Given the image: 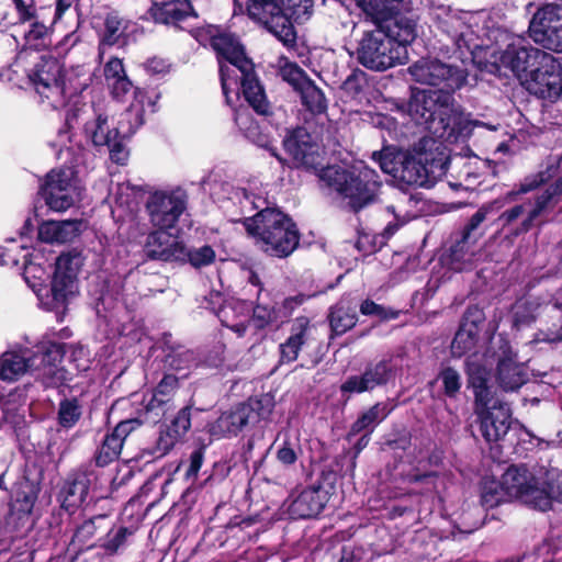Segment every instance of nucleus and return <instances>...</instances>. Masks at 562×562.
<instances>
[{
    "instance_id": "f257e3e1",
    "label": "nucleus",
    "mask_w": 562,
    "mask_h": 562,
    "mask_svg": "<svg viewBox=\"0 0 562 562\" xmlns=\"http://www.w3.org/2000/svg\"><path fill=\"white\" fill-rule=\"evenodd\" d=\"M407 71L415 82L438 87L437 90L414 91L408 103L411 117L434 137L456 143L468 138L476 126L497 130L495 125L471 120L457 104L453 93L465 85L468 74L464 69L437 58H422Z\"/></svg>"
},
{
    "instance_id": "f03ea898",
    "label": "nucleus",
    "mask_w": 562,
    "mask_h": 562,
    "mask_svg": "<svg viewBox=\"0 0 562 562\" xmlns=\"http://www.w3.org/2000/svg\"><path fill=\"white\" fill-rule=\"evenodd\" d=\"M430 15L439 30L447 34L456 47L470 52L473 57L484 50L487 61L496 69L508 68L522 81L540 61V54L547 52L525 45L521 38L513 40L505 49L490 46L480 35V25L486 15L482 12L454 11L440 4L431 9Z\"/></svg>"
},
{
    "instance_id": "7ed1b4c3",
    "label": "nucleus",
    "mask_w": 562,
    "mask_h": 562,
    "mask_svg": "<svg viewBox=\"0 0 562 562\" xmlns=\"http://www.w3.org/2000/svg\"><path fill=\"white\" fill-rule=\"evenodd\" d=\"M75 127L81 128L87 143L95 147L106 146L114 162L124 165L127 161L128 150L122 142L117 140L114 134L109 109L75 102L67 110L66 128L58 132L57 139L52 143V146L59 153L64 148L69 150L68 143H71L70 130Z\"/></svg>"
},
{
    "instance_id": "20e7f679",
    "label": "nucleus",
    "mask_w": 562,
    "mask_h": 562,
    "mask_svg": "<svg viewBox=\"0 0 562 562\" xmlns=\"http://www.w3.org/2000/svg\"><path fill=\"white\" fill-rule=\"evenodd\" d=\"M35 254H30L23 263L24 279L46 310L58 311L77 293V274L83 265V259L78 252L60 255L56 260L48 290L46 281L49 273L42 262H35Z\"/></svg>"
},
{
    "instance_id": "39448f33",
    "label": "nucleus",
    "mask_w": 562,
    "mask_h": 562,
    "mask_svg": "<svg viewBox=\"0 0 562 562\" xmlns=\"http://www.w3.org/2000/svg\"><path fill=\"white\" fill-rule=\"evenodd\" d=\"M494 361L490 358L480 362V356L474 352L467 359V371L470 384L475 394V413L486 441H497L504 437L510 427V407L507 403L490 396L487 382Z\"/></svg>"
},
{
    "instance_id": "423d86ee",
    "label": "nucleus",
    "mask_w": 562,
    "mask_h": 562,
    "mask_svg": "<svg viewBox=\"0 0 562 562\" xmlns=\"http://www.w3.org/2000/svg\"><path fill=\"white\" fill-rule=\"evenodd\" d=\"M63 356V346L52 341L40 342L33 350L26 347L8 350L0 356V380L15 382L32 372L46 385L53 384Z\"/></svg>"
},
{
    "instance_id": "0eeeda50",
    "label": "nucleus",
    "mask_w": 562,
    "mask_h": 562,
    "mask_svg": "<svg viewBox=\"0 0 562 562\" xmlns=\"http://www.w3.org/2000/svg\"><path fill=\"white\" fill-rule=\"evenodd\" d=\"M552 481L553 473L542 469L513 465L502 475L499 485L505 496L544 512L551 508L553 501L562 503V475L557 477V487Z\"/></svg>"
},
{
    "instance_id": "6e6552de",
    "label": "nucleus",
    "mask_w": 562,
    "mask_h": 562,
    "mask_svg": "<svg viewBox=\"0 0 562 562\" xmlns=\"http://www.w3.org/2000/svg\"><path fill=\"white\" fill-rule=\"evenodd\" d=\"M321 179L337 193L344 205L353 212L373 203L381 187L375 170L361 164L349 169L329 166L321 171Z\"/></svg>"
},
{
    "instance_id": "1a4fd4ad",
    "label": "nucleus",
    "mask_w": 562,
    "mask_h": 562,
    "mask_svg": "<svg viewBox=\"0 0 562 562\" xmlns=\"http://www.w3.org/2000/svg\"><path fill=\"white\" fill-rule=\"evenodd\" d=\"M244 225L248 234L255 238L256 245L270 256L286 257L299 245L296 225L277 209L261 210L252 217L246 218Z\"/></svg>"
},
{
    "instance_id": "9d476101",
    "label": "nucleus",
    "mask_w": 562,
    "mask_h": 562,
    "mask_svg": "<svg viewBox=\"0 0 562 562\" xmlns=\"http://www.w3.org/2000/svg\"><path fill=\"white\" fill-rule=\"evenodd\" d=\"M448 156L442 144L425 136L402 158L398 182L407 186L432 187L447 171Z\"/></svg>"
},
{
    "instance_id": "9b49d317",
    "label": "nucleus",
    "mask_w": 562,
    "mask_h": 562,
    "mask_svg": "<svg viewBox=\"0 0 562 562\" xmlns=\"http://www.w3.org/2000/svg\"><path fill=\"white\" fill-rule=\"evenodd\" d=\"M200 36L209 38L212 48L216 52L222 90L226 102H229V90L236 91L238 89V71L250 69L252 61L245 55L244 47L238 38L217 26H207Z\"/></svg>"
},
{
    "instance_id": "f8f14e48",
    "label": "nucleus",
    "mask_w": 562,
    "mask_h": 562,
    "mask_svg": "<svg viewBox=\"0 0 562 562\" xmlns=\"http://www.w3.org/2000/svg\"><path fill=\"white\" fill-rule=\"evenodd\" d=\"M358 61L368 69L383 71L408 60V52L379 26L364 33L357 49Z\"/></svg>"
},
{
    "instance_id": "ddd939ff",
    "label": "nucleus",
    "mask_w": 562,
    "mask_h": 562,
    "mask_svg": "<svg viewBox=\"0 0 562 562\" xmlns=\"http://www.w3.org/2000/svg\"><path fill=\"white\" fill-rule=\"evenodd\" d=\"M83 187L72 168L50 170L44 178L38 194L53 212H65L81 200Z\"/></svg>"
},
{
    "instance_id": "4468645a",
    "label": "nucleus",
    "mask_w": 562,
    "mask_h": 562,
    "mask_svg": "<svg viewBox=\"0 0 562 562\" xmlns=\"http://www.w3.org/2000/svg\"><path fill=\"white\" fill-rule=\"evenodd\" d=\"M187 193L180 189L157 190L149 194L146 211L156 228L172 229L187 209Z\"/></svg>"
},
{
    "instance_id": "2eb2a0df",
    "label": "nucleus",
    "mask_w": 562,
    "mask_h": 562,
    "mask_svg": "<svg viewBox=\"0 0 562 562\" xmlns=\"http://www.w3.org/2000/svg\"><path fill=\"white\" fill-rule=\"evenodd\" d=\"M36 92L53 108L64 104L66 81L64 67L53 57H43L29 75Z\"/></svg>"
},
{
    "instance_id": "dca6fc26",
    "label": "nucleus",
    "mask_w": 562,
    "mask_h": 562,
    "mask_svg": "<svg viewBox=\"0 0 562 562\" xmlns=\"http://www.w3.org/2000/svg\"><path fill=\"white\" fill-rule=\"evenodd\" d=\"M491 209L492 206L488 205L477 210L465 226L461 239L450 248V252L445 259V262L452 270H464L477 256L480 250L479 240L484 235V231L480 229V225L485 221Z\"/></svg>"
},
{
    "instance_id": "f3484780",
    "label": "nucleus",
    "mask_w": 562,
    "mask_h": 562,
    "mask_svg": "<svg viewBox=\"0 0 562 562\" xmlns=\"http://www.w3.org/2000/svg\"><path fill=\"white\" fill-rule=\"evenodd\" d=\"M521 85L541 99H555L562 92V67L553 55L540 54L539 64L525 74Z\"/></svg>"
},
{
    "instance_id": "a211bd4d",
    "label": "nucleus",
    "mask_w": 562,
    "mask_h": 562,
    "mask_svg": "<svg viewBox=\"0 0 562 562\" xmlns=\"http://www.w3.org/2000/svg\"><path fill=\"white\" fill-rule=\"evenodd\" d=\"M530 36L542 47L562 53V5L546 4L530 22Z\"/></svg>"
},
{
    "instance_id": "6ab92c4d",
    "label": "nucleus",
    "mask_w": 562,
    "mask_h": 562,
    "mask_svg": "<svg viewBox=\"0 0 562 562\" xmlns=\"http://www.w3.org/2000/svg\"><path fill=\"white\" fill-rule=\"evenodd\" d=\"M560 192H562V178H560L554 184L550 186L535 201L528 200L504 211L499 215L498 222L503 227H507L520 220L519 226L513 232V234L518 236L526 233L533 226L536 220L547 209L551 199Z\"/></svg>"
},
{
    "instance_id": "aec40b11",
    "label": "nucleus",
    "mask_w": 562,
    "mask_h": 562,
    "mask_svg": "<svg viewBox=\"0 0 562 562\" xmlns=\"http://www.w3.org/2000/svg\"><path fill=\"white\" fill-rule=\"evenodd\" d=\"M249 16L261 23L270 33L285 45L295 42V32L292 23L282 12L277 0H247Z\"/></svg>"
},
{
    "instance_id": "412c9836",
    "label": "nucleus",
    "mask_w": 562,
    "mask_h": 562,
    "mask_svg": "<svg viewBox=\"0 0 562 562\" xmlns=\"http://www.w3.org/2000/svg\"><path fill=\"white\" fill-rule=\"evenodd\" d=\"M393 374L390 360H381L367 367L361 375L349 376L340 386L342 393H363L385 384Z\"/></svg>"
},
{
    "instance_id": "4be33fe9",
    "label": "nucleus",
    "mask_w": 562,
    "mask_h": 562,
    "mask_svg": "<svg viewBox=\"0 0 562 562\" xmlns=\"http://www.w3.org/2000/svg\"><path fill=\"white\" fill-rule=\"evenodd\" d=\"M237 82L238 89L236 91L229 90L228 92L229 102L227 104L232 103L231 94L237 98L241 88L246 101L258 114L270 115L272 113L271 103L267 99L265 90L254 71V66L246 71H238Z\"/></svg>"
},
{
    "instance_id": "5701e85b",
    "label": "nucleus",
    "mask_w": 562,
    "mask_h": 562,
    "mask_svg": "<svg viewBox=\"0 0 562 562\" xmlns=\"http://www.w3.org/2000/svg\"><path fill=\"white\" fill-rule=\"evenodd\" d=\"M284 148L296 164L313 166L318 156L319 145L317 137L304 127L293 130L283 140Z\"/></svg>"
},
{
    "instance_id": "b1692460",
    "label": "nucleus",
    "mask_w": 562,
    "mask_h": 562,
    "mask_svg": "<svg viewBox=\"0 0 562 562\" xmlns=\"http://www.w3.org/2000/svg\"><path fill=\"white\" fill-rule=\"evenodd\" d=\"M169 229L157 228L146 240L145 250L151 259L164 261L181 259L184 254V244L178 240Z\"/></svg>"
},
{
    "instance_id": "393cba45",
    "label": "nucleus",
    "mask_w": 562,
    "mask_h": 562,
    "mask_svg": "<svg viewBox=\"0 0 562 562\" xmlns=\"http://www.w3.org/2000/svg\"><path fill=\"white\" fill-rule=\"evenodd\" d=\"M178 384V378L167 374L159 382L150 398L146 401L144 406V420L156 423L169 408L172 393Z\"/></svg>"
},
{
    "instance_id": "a878e982",
    "label": "nucleus",
    "mask_w": 562,
    "mask_h": 562,
    "mask_svg": "<svg viewBox=\"0 0 562 562\" xmlns=\"http://www.w3.org/2000/svg\"><path fill=\"white\" fill-rule=\"evenodd\" d=\"M94 480L95 476L92 473H80L67 481L59 493L61 507L69 513L79 509L86 502Z\"/></svg>"
},
{
    "instance_id": "bb28decb",
    "label": "nucleus",
    "mask_w": 562,
    "mask_h": 562,
    "mask_svg": "<svg viewBox=\"0 0 562 562\" xmlns=\"http://www.w3.org/2000/svg\"><path fill=\"white\" fill-rule=\"evenodd\" d=\"M144 94L142 92H137L135 94L134 102L127 108L124 112L120 113L119 116H114L111 114V120L114 127V134L117 137L119 142H124L130 138L136 130L144 123L143 112H144V103H143Z\"/></svg>"
},
{
    "instance_id": "cd10ccee",
    "label": "nucleus",
    "mask_w": 562,
    "mask_h": 562,
    "mask_svg": "<svg viewBox=\"0 0 562 562\" xmlns=\"http://www.w3.org/2000/svg\"><path fill=\"white\" fill-rule=\"evenodd\" d=\"M497 362V379L505 391H515L526 381L524 367L515 360V355L507 344L502 347Z\"/></svg>"
},
{
    "instance_id": "c85d7f7f",
    "label": "nucleus",
    "mask_w": 562,
    "mask_h": 562,
    "mask_svg": "<svg viewBox=\"0 0 562 562\" xmlns=\"http://www.w3.org/2000/svg\"><path fill=\"white\" fill-rule=\"evenodd\" d=\"M149 12L156 22L167 25H177L188 16L196 15L189 0L154 1Z\"/></svg>"
},
{
    "instance_id": "c756f323",
    "label": "nucleus",
    "mask_w": 562,
    "mask_h": 562,
    "mask_svg": "<svg viewBox=\"0 0 562 562\" xmlns=\"http://www.w3.org/2000/svg\"><path fill=\"white\" fill-rule=\"evenodd\" d=\"M310 321L306 317H297L291 324L290 335L279 347L280 362L291 363L299 357L300 350L308 342Z\"/></svg>"
},
{
    "instance_id": "7c9ffc66",
    "label": "nucleus",
    "mask_w": 562,
    "mask_h": 562,
    "mask_svg": "<svg viewBox=\"0 0 562 562\" xmlns=\"http://www.w3.org/2000/svg\"><path fill=\"white\" fill-rule=\"evenodd\" d=\"M81 226L78 220L46 221L38 226V238L47 244L69 243L79 235Z\"/></svg>"
},
{
    "instance_id": "2f4dec72",
    "label": "nucleus",
    "mask_w": 562,
    "mask_h": 562,
    "mask_svg": "<svg viewBox=\"0 0 562 562\" xmlns=\"http://www.w3.org/2000/svg\"><path fill=\"white\" fill-rule=\"evenodd\" d=\"M251 312H254L251 303L232 301L221 307L218 317L224 326L243 337L247 330ZM255 313L257 312L255 311Z\"/></svg>"
},
{
    "instance_id": "473e14b6",
    "label": "nucleus",
    "mask_w": 562,
    "mask_h": 562,
    "mask_svg": "<svg viewBox=\"0 0 562 562\" xmlns=\"http://www.w3.org/2000/svg\"><path fill=\"white\" fill-rule=\"evenodd\" d=\"M325 505V496L319 488L303 490L291 503L290 515L293 518H311L317 516Z\"/></svg>"
},
{
    "instance_id": "72a5a7b5",
    "label": "nucleus",
    "mask_w": 562,
    "mask_h": 562,
    "mask_svg": "<svg viewBox=\"0 0 562 562\" xmlns=\"http://www.w3.org/2000/svg\"><path fill=\"white\" fill-rule=\"evenodd\" d=\"M191 427L190 407H183L172 419L166 431L161 432L157 441V451L160 454L169 452L176 442L182 438Z\"/></svg>"
},
{
    "instance_id": "f704fd0d",
    "label": "nucleus",
    "mask_w": 562,
    "mask_h": 562,
    "mask_svg": "<svg viewBox=\"0 0 562 562\" xmlns=\"http://www.w3.org/2000/svg\"><path fill=\"white\" fill-rule=\"evenodd\" d=\"M379 29H384V33L387 34L390 38L396 41L398 45H402L406 49L407 45L417 36L416 21L406 15H396L386 20Z\"/></svg>"
},
{
    "instance_id": "c9c22d12",
    "label": "nucleus",
    "mask_w": 562,
    "mask_h": 562,
    "mask_svg": "<svg viewBox=\"0 0 562 562\" xmlns=\"http://www.w3.org/2000/svg\"><path fill=\"white\" fill-rule=\"evenodd\" d=\"M229 199L238 202L246 210L269 209L267 190L257 181L249 182L246 188H233Z\"/></svg>"
},
{
    "instance_id": "e433bc0d",
    "label": "nucleus",
    "mask_w": 562,
    "mask_h": 562,
    "mask_svg": "<svg viewBox=\"0 0 562 562\" xmlns=\"http://www.w3.org/2000/svg\"><path fill=\"white\" fill-rule=\"evenodd\" d=\"M37 499V493L33 485L24 484L20 491L16 492L15 498L11 505V513L9 520H18V525L25 526L31 522V513Z\"/></svg>"
},
{
    "instance_id": "4c0bfd02",
    "label": "nucleus",
    "mask_w": 562,
    "mask_h": 562,
    "mask_svg": "<svg viewBox=\"0 0 562 562\" xmlns=\"http://www.w3.org/2000/svg\"><path fill=\"white\" fill-rule=\"evenodd\" d=\"M133 25L116 13L108 14L104 22V32L101 47L109 45L124 46L127 43L130 27Z\"/></svg>"
},
{
    "instance_id": "58836bf2",
    "label": "nucleus",
    "mask_w": 562,
    "mask_h": 562,
    "mask_svg": "<svg viewBox=\"0 0 562 562\" xmlns=\"http://www.w3.org/2000/svg\"><path fill=\"white\" fill-rule=\"evenodd\" d=\"M356 304L347 300H341L331 308L329 322L336 335H342L356 325Z\"/></svg>"
},
{
    "instance_id": "ea45409f",
    "label": "nucleus",
    "mask_w": 562,
    "mask_h": 562,
    "mask_svg": "<svg viewBox=\"0 0 562 562\" xmlns=\"http://www.w3.org/2000/svg\"><path fill=\"white\" fill-rule=\"evenodd\" d=\"M104 77L115 98L123 97L132 89L123 63L120 58H111L104 66Z\"/></svg>"
},
{
    "instance_id": "a19ab883",
    "label": "nucleus",
    "mask_w": 562,
    "mask_h": 562,
    "mask_svg": "<svg viewBox=\"0 0 562 562\" xmlns=\"http://www.w3.org/2000/svg\"><path fill=\"white\" fill-rule=\"evenodd\" d=\"M479 327L474 322L465 319L457 331L452 344L451 352L454 357H462L472 351L477 344Z\"/></svg>"
},
{
    "instance_id": "79ce46f5",
    "label": "nucleus",
    "mask_w": 562,
    "mask_h": 562,
    "mask_svg": "<svg viewBox=\"0 0 562 562\" xmlns=\"http://www.w3.org/2000/svg\"><path fill=\"white\" fill-rule=\"evenodd\" d=\"M390 414V408L384 403H378L362 413L359 418L352 424L350 435H357L361 431L372 429L381 423Z\"/></svg>"
},
{
    "instance_id": "37998d69",
    "label": "nucleus",
    "mask_w": 562,
    "mask_h": 562,
    "mask_svg": "<svg viewBox=\"0 0 562 562\" xmlns=\"http://www.w3.org/2000/svg\"><path fill=\"white\" fill-rule=\"evenodd\" d=\"M101 305H104V300H102ZM97 313L100 317L104 318V322L111 327L109 331L110 338H115L116 336H125L130 337L132 340L140 339V329L134 322H121L116 317V315H102L100 304L97 306Z\"/></svg>"
},
{
    "instance_id": "c03bdc74",
    "label": "nucleus",
    "mask_w": 562,
    "mask_h": 562,
    "mask_svg": "<svg viewBox=\"0 0 562 562\" xmlns=\"http://www.w3.org/2000/svg\"><path fill=\"white\" fill-rule=\"evenodd\" d=\"M406 151L396 150L392 147H386L381 151L373 153V159L379 164L383 172L391 175L398 181L400 169L402 167V158Z\"/></svg>"
},
{
    "instance_id": "a18cd8bd",
    "label": "nucleus",
    "mask_w": 562,
    "mask_h": 562,
    "mask_svg": "<svg viewBox=\"0 0 562 562\" xmlns=\"http://www.w3.org/2000/svg\"><path fill=\"white\" fill-rule=\"evenodd\" d=\"M234 120L239 131L250 142L260 146L266 143L263 135L260 133L258 124L254 121L251 114L246 108L235 110Z\"/></svg>"
},
{
    "instance_id": "49530a36",
    "label": "nucleus",
    "mask_w": 562,
    "mask_h": 562,
    "mask_svg": "<svg viewBox=\"0 0 562 562\" xmlns=\"http://www.w3.org/2000/svg\"><path fill=\"white\" fill-rule=\"evenodd\" d=\"M105 519L104 516H97L92 519L86 520L82 522L76 530L70 546L75 551H82L92 547L91 540L97 532L98 526L97 522L103 521Z\"/></svg>"
},
{
    "instance_id": "de8ad7c7",
    "label": "nucleus",
    "mask_w": 562,
    "mask_h": 562,
    "mask_svg": "<svg viewBox=\"0 0 562 562\" xmlns=\"http://www.w3.org/2000/svg\"><path fill=\"white\" fill-rule=\"evenodd\" d=\"M301 94L302 103L312 113H323L326 108V99L323 91L310 79L297 90Z\"/></svg>"
},
{
    "instance_id": "09e8293b",
    "label": "nucleus",
    "mask_w": 562,
    "mask_h": 562,
    "mask_svg": "<svg viewBox=\"0 0 562 562\" xmlns=\"http://www.w3.org/2000/svg\"><path fill=\"white\" fill-rule=\"evenodd\" d=\"M282 12L288 18L289 22L303 23L308 20L313 12V0H280Z\"/></svg>"
},
{
    "instance_id": "8fccbe9b",
    "label": "nucleus",
    "mask_w": 562,
    "mask_h": 562,
    "mask_svg": "<svg viewBox=\"0 0 562 562\" xmlns=\"http://www.w3.org/2000/svg\"><path fill=\"white\" fill-rule=\"evenodd\" d=\"M279 75L296 91L310 80L303 69L295 63L289 61L286 58L279 60Z\"/></svg>"
},
{
    "instance_id": "3c124183",
    "label": "nucleus",
    "mask_w": 562,
    "mask_h": 562,
    "mask_svg": "<svg viewBox=\"0 0 562 562\" xmlns=\"http://www.w3.org/2000/svg\"><path fill=\"white\" fill-rule=\"evenodd\" d=\"M123 447V442L121 439H116L111 434L106 435L104 440L102 441L101 447L99 448L95 462L100 467H104L112 461L116 460L121 453Z\"/></svg>"
},
{
    "instance_id": "603ef678",
    "label": "nucleus",
    "mask_w": 562,
    "mask_h": 562,
    "mask_svg": "<svg viewBox=\"0 0 562 562\" xmlns=\"http://www.w3.org/2000/svg\"><path fill=\"white\" fill-rule=\"evenodd\" d=\"M29 256L26 247L23 244L16 245L15 240L12 239L0 252V263L8 267L19 266L21 261L24 263Z\"/></svg>"
},
{
    "instance_id": "864d4df0",
    "label": "nucleus",
    "mask_w": 562,
    "mask_h": 562,
    "mask_svg": "<svg viewBox=\"0 0 562 562\" xmlns=\"http://www.w3.org/2000/svg\"><path fill=\"white\" fill-rule=\"evenodd\" d=\"M538 305L528 300H520L513 307L514 325L517 328L530 325L536 318Z\"/></svg>"
},
{
    "instance_id": "5fc2aeb1",
    "label": "nucleus",
    "mask_w": 562,
    "mask_h": 562,
    "mask_svg": "<svg viewBox=\"0 0 562 562\" xmlns=\"http://www.w3.org/2000/svg\"><path fill=\"white\" fill-rule=\"evenodd\" d=\"M180 260H188L194 268H201L211 265L215 260V251L207 245L192 249L184 246V254Z\"/></svg>"
},
{
    "instance_id": "6e6d98bb",
    "label": "nucleus",
    "mask_w": 562,
    "mask_h": 562,
    "mask_svg": "<svg viewBox=\"0 0 562 562\" xmlns=\"http://www.w3.org/2000/svg\"><path fill=\"white\" fill-rule=\"evenodd\" d=\"M244 405L249 408L250 424L266 420L272 409V402L267 395L249 398Z\"/></svg>"
},
{
    "instance_id": "4d7b16f0",
    "label": "nucleus",
    "mask_w": 562,
    "mask_h": 562,
    "mask_svg": "<svg viewBox=\"0 0 562 562\" xmlns=\"http://www.w3.org/2000/svg\"><path fill=\"white\" fill-rule=\"evenodd\" d=\"M81 416V407L76 398L64 400L59 404L58 420L65 428H71Z\"/></svg>"
},
{
    "instance_id": "13d9d810",
    "label": "nucleus",
    "mask_w": 562,
    "mask_h": 562,
    "mask_svg": "<svg viewBox=\"0 0 562 562\" xmlns=\"http://www.w3.org/2000/svg\"><path fill=\"white\" fill-rule=\"evenodd\" d=\"M302 303L303 297L301 296L288 297L283 301L282 305L278 308V311L267 310V324L278 322L281 318L288 317L292 313V311Z\"/></svg>"
},
{
    "instance_id": "bf43d9fd",
    "label": "nucleus",
    "mask_w": 562,
    "mask_h": 562,
    "mask_svg": "<svg viewBox=\"0 0 562 562\" xmlns=\"http://www.w3.org/2000/svg\"><path fill=\"white\" fill-rule=\"evenodd\" d=\"M249 408L245 407L244 403L236 406L229 412H224L228 417V423L236 432V435L247 425L250 424V417L248 415Z\"/></svg>"
},
{
    "instance_id": "052dcab7",
    "label": "nucleus",
    "mask_w": 562,
    "mask_h": 562,
    "mask_svg": "<svg viewBox=\"0 0 562 562\" xmlns=\"http://www.w3.org/2000/svg\"><path fill=\"white\" fill-rule=\"evenodd\" d=\"M439 379L442 382L446 395L453 397L459 392L461 387V378L454 369H443L439 374Z\"/></svg>"
},
{
    "instance_id": "680f3d73",
    "label": "nucleus",
    "mask_w": 562,
    "mask_h": 562,
    "mask_svg": "<svg viewBox=\"0 0 562 562\" xmlns=\"http://www.w3.org/2000/svg\"><path fill=\"white\" fill-rule=\"evenodd\" d=\"M228 422V417L223 413L214 423L209 425L207 431L212 440L236 436V432Z\"/></svg>"
},
{
    "instance_id": "e2e57ef3",
    "label": "nucleus",
    "mask_w": 562,
    "mask_h": 562,
    "mask_svg": "<svg viewBox=\"0 0 562 562\" xmlns=\"http://www.w3.org/2000/svg\"><path fill=\"white\" fill-rule=\"evenodd\" d=\"M114 195V206L112 209L113 215L116 214L120 210L124 212V210H132V200L130 193V187L127 184H117L116 191L113 193Z\"/></svg>"
},
{
    "instance_id": "0e129e2a",
    "label": "nucleus",
    "mask_w": 562,
    "mask_h": 562,
    "mask_svg": "<svg viewBox=\"0 0 562 562\" xmlns=\"http://www.w3.org/2000/svg\"><path fill=\"white\" fill-rule=\"evenodd\" d=\"M127 533L128 531L126 528H119L115 531H110L102 547L105 549L106 552L111 554L117 552L119 549L124 546L127 538Z\"/></svg>"
},
{
    "instance_id": "69168bd1",
    "label": "nucleus",
    "mask_w": 562,
    "mask_h": 562,
    "mask_svg": "<svg viewBox=\"0 0 562 562\" xmlns=\"http://www.w3.org/2000/svg\"><path fill=\"white\" fill-rule=\"evenodd\" d=\"M560 168H561L560 165L549 166L548 169L544 172H540L536 177L535 180H532V181L526 180L524 183H521L518 193H527V192L533 190L535 188H537L539 184L547 182L557 173L558 169H560Z\"/></svg>"
},
{
    "instance_id": "338daca9",
    "label": "nucleus",
    "mask_w": 562,
    "mask_h": 562,
    "mask_svg": "<svg viewBox=\"0 0 562 562\" xmlns=\"http://www.w3.org/2000/svg\"><path fill=\"white\" fill-rule=\"evenodd\" d=\"M143 420L139 418L126 419L116 425L114 430L111 432L116 439H121V442H124L125 438L137 428Z\"/></svg>"
},
{
    "instance_id": "774afa93",
    "label": "nucleus",
    "mask_w": 562,
    "mask_h": 562,
    "mask_svg": "<svg viewBox=\"0 0 562 562\" xmlns=\"http://www.w3.org/2000/svg\"><path fill=\"white\" fill-rule=\"evenodd\" d=\"M204 460V450L203 448H199L194 450L190 456V465L187 470L186 476L187 479L196 477Z\"/></svg>"
}]
</instances>
